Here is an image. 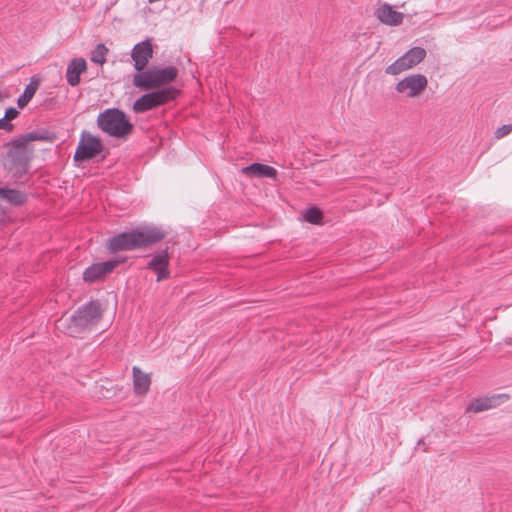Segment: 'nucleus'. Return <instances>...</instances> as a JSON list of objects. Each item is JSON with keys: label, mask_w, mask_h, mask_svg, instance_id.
<instances>
[{"label": "nucleus", "mask_w": 512, "mask_h": 512, "mask_svg": "<svg viewBox=\"0 0 512 512\" xmlns=\"http://www.w3.org/2000/svg\"><path fill=\"white\" fill-rule=\"evenodd\" d=\"M166 235L167 232L160 226L139 225L110 237L107 241V249L112 253L147 249L161 242Z\"/></svg>", "instance_id": "f257e3e1"}, {"label": "nucleus", "mask_w": 512, "mask_h": 512, "mask_svg": "<svg viewBox=\"0 0 512 512\" xmlns=\"http://www.w3.org/2000/svg\"><path fill=\"white\" fill-rule=\"evenodd\" d=\"M103 317L101 303L91 299L80 305L65 321L64 329L73 338H82L84 334L92 331Z\"/></svg>", "instance_id": "f03ea898"}, {"label": "nucleus", "mask_w": 512, "mask_h": 512, "mask_svg": "<svg viewBox=\"0 0 512 512\" xmlns=\"http://www.w3.org/2000/svg\"><path fill=\"white\" fill-rule=\"evenodd\" d=\"M179 75V70L173 65L160 67L151 66L140 73H135L132 83L142 91L161 89L171 86Z\"/></svg>", "instance_id": "7ed1b4c3"}, {"label": "nucleus", "mask_w": 512, "mask_h": 512, "mask_svg": "<svg viewBox=\"0 0 512 512\" xmlns=\"http://www.w3.org/2000/svg\"><path fill=\"white\" fill-rule=\"evenodd\" d=\"M96 123L102 132L117 139H126L134 131V124L119 108H107L100 112Z\"/></svg>", "instance_id": "20e7f679"}, {"label": "nucleus", "mask_w": 512, "mask_h": 512, "mask_svg": "<svg viewBox=\"0 0 512 512\" xmlns=\"http://www.w3.org/2000/svg\"><path fill=\"white\" fill-rule=\"evenodd\" d=\"M5 145L9 147L7 150L6 168L11 179L16 184L27 182L32 151L24 147H15L14 140Z\"/></svg>", "instance_id": "39448f33"}, {"label": "nucleus", "mask_w": 512, "mask_h": 512, "mask_svg": "<svg viewBox=\"0 0 512 512\" xmlns=\"http://www.w3.org/2000/svg\"><path fill=\"white\" fill-rule=\"evenodd\" d=\"M180 92L181 91L174 86L156 90L152 89L134 101L132 110L137 114H141L156 109L174 101L179 96Z\"/></svg>", "instance_id": "423d86ee"}, {"label": "nucleus", "mask_w": 512, "mask_h": 512, "mask_svg": "<svg viewBox=\"0 0 512 512\" xmlns=\"http://www.w3.org/2000/svg\"><path fill=\"white\" fill-rule=\"evenodd\" d=\"M104 149L101 139L84 130L73 156L74 162H86L98 156Z\"/></svg>", "instance_id": "0eeeda50"}, {"label": "nucleus", "mask_w": 512, "mask_h": 512, "mask_svg": "<svg viewBox=\"0 0 512 512\" xmlns=\"http://www.w3.org/2000/svg\"><path fill=\"white\" fill-rule=\"evenodd\" d=\"M426 50L422 47H413L405 52L404 55L396 59L387 66L385 73L389 75H398L401 72L411 69L422 62L426 57Z\"/></svg>", "instance_id": "6e6552de"}, {"label": "nucleus", "mask_w": 512, "mask_h": 512, "mask_svg": "<svg viewBox=\"0 0 512 512\" xmlns=\"http://www.w3.org/2000/svg\"><path fill=\"white\" fill-rule=\"evenodd\" d=\"M153 44L150 38L140 41L134 45L131 50V58L134 62L136 73L147 69L150 59L153 57Z\"/></svg>", "instance_id": "1a4fd4ad"}, {"label": "nucleus", "mask_w": 512, "mask_h": 512, "mask_svg": "<svg viewBox=\"0 0 512 512\" xmlns=\"http://www.w3.org/2000/svg\"><path fill=\"white\" fill-rule=\"evenodd\" d=\"M170 257L168 247L158 251L152 255L151 260L147 263L146 269L156 273V281L161 282L170 277L169 271Z\"/></svg>", "instance_id": "9d476101"}, {"label": "nucleus", "mask_w": 512, "mask_h": 512, "mask_svg": "<svg viewBox=\"0 0 512 512\" xmlns=\"http://www.w3.org/2000/svg\"><path fill=\"white\" fill-rule=\"evenodd\" d=\"M427 84L428 81L425 75L412 74L400 80L396 84L395 89L398 93H404L407 91L408 97H415L427 87Z\"/></svg>", "instance_id": "9b49d317"}, {"label": "nucleus", "mask_w": 512, "mask_h": 512, "mask_svg": "<svg viewBox=\"0 0 512 512\" xmlns=\"http://www.w3.org/2000/svg\"><path fill=\"white\" fill-rule=\"evenodd\" d=\"M118 260H108L105 262L93 263L83 272V280L86 283H95L103 280L107 274L111 273L119 264Z\"/></svg>", "instance_id": "f8f14e48"}, {"label": "nucleus", "mask_w": 512, "mask_h": 512, "mask_svg": "<svg viewBox=\"0 0 512 512\" xmlns=\"http://www.w3.org/2000/svg\"><path fill=\"white\" fill-rule=\"evenodd\" d=\"M57 139V135L55 132L50 131L47 128H40L37 130H33L26 134H22L20 137L13 139L15 147L17 148H27V144L31 141H42L53 143Z\"/></svg>", "instance_id": "ddd939ff"}, {"label": "nucleus", "mask_w": 512, "mask_h": 512, "mask_svg": "<svg viewBox=\"0 0 512 512\" xmlns=\"http://www.w3.org/2000/svg\"><path fill=\"white\" fill-rule=\"evenodd\" d=\"M509 399V395L507 394H496L490 397H483L473 399L466 408V413H479L482 411H486L500 405L502 401H506Z\"/></svg>", "instance_id": "4468645a"}, {"label": "nucleus", "mask_w": 512, "mask_h": 512, "mask_svg": "<svg viewBox=\"0 0 512 512\" xmlns=\"http://www.w3.org/2000/svg\"><path fill=\"white\" fill-rule=\"evenodd\" d=\"M376 18L383 24L390 26L400 25L403 21V14L385 3L375 11Z\"/></svg>", "instance_id": "2eb2a0df"}, {"label": "nucleus", "mask_w": 512, "mask_h": 512, "mask_svg": "<svg viewBox=\"0 0 512 512\" xmlns=\"http://www.w3.org/2000/svg\"><path fill=\"white\" fill-rule=\"evenodd\" d=\"M87 69V63L84 58H74L67 66V83L75 87L80 83V75Z\"/></svg>", "instance_id": "dca6fc26"}, {"label": "nucleus", "mask_w": 512, "mask_h": 512, "mask_svg": "<svg viewBox=\"0 0 512 512\" xmlns=\"http://www.w3.org/2000/svg\"><path fill=\"white\" fill-rule=\"evenodd\" d=\"M241 171L247 176L258 178H275L277 175L274 167L258 162L243 167Z\"/></svg>", "instance_id": "f3484780"}, {"label": "nucleus", "mask_w": 512, "mask_h": 512, "mask_svg": "<svg viewBox=\"0 0 512 512\" xmlns=\"http://www.w3.org/2000/svg\"><path fill=\"white\" fill-rule=\"evenodd\" d=\"M133 389L137 395H145L150 388L151 378L149 374L144 373L138 366L132 368Z\"/></svg>", "instance_id": "a211bd4d"}, {"label": "nucleus", "mask_w": 512, "mask_h": 512, "mask_svg": "<svg viewBox=\"0 0 512 512\" xmlns=\"http://www.w3.org/2000/svg\"><path fill=\"white\" fill-rule=\"evenodd\" d=\"M0 199L7 201L13 206L19 207L27 202L28 196L25 192L18 189L0 187Z\"/></svg>", "instance_id": "6ab92c4d"}, {"label": "nucleus", "mask_w": 512, "mask_h": 512, "mask_svg": "<svg viewBox=\"0 0 512 512\" xmlns=\"http://www.w3.org/2000/svg\"><path fill=\"white\" fill-rule=\"evenodd\" d=\"M39 84L40 80L37 78V76L34 75L30 78L29 84L26 85L23 93L17 99V105L19 108H24L30 102V100L35 95Z\"/></svg>", "instance_id": "aec40b11"}, {"label": "nucleus", "mask_w": 512, "mask_h": 512, "mask_svg": "<svg viewBox=\"0 0 512 512\" xmlns=\"http://www.w3.org/2000/svg\"><path fill=\"white\" fill-rule=\"evenodd\" d=\"M303 218L310 224H319L323 219V212L316 206H312L305 210Z\"/></svg>", "instance_id": "412c9836"}, {"label": "nucleus", "mask_w": 512, "mask_h": 512, "mask_svg": "<svg viewBox=\"0 0 512 512\" xmlns=\"http://www.w3.org/2000/svg\"><path fill=\"white\" fill-rule=\"evenodd\" d=\"M107 53L108 48L103 43H99L95 50L92 51L90 60L96 64L102 65L106 62Z\"/></svg>", "instance_id": "4be33fe9"}, {"label": "nucleus", "mask_w": 512, "mask_h": 512, "mask_svg": "<svg viewBox=\"0 0 512 512\" xmlns=\"http://www.w3.org/2000/svg\"><path fill=\"white\" fill-rule=\"evenodd\" d=\"M512 132V124H504L501 127L497 128L494 132V137L496 139H501Z\"/></svg>", "instance_id": "5701e85b"}, {"label": "nucleus", "mask_w": 512, "mask_h": 512, "mask_svg": "<svg viewBox=\"0 0 512 512\" xmlns=\"http://www.w3.org/2000/svg\"><path fill=\"white\" fill-rule=\"evenodd\" d=\"M14 129V125L6 119L5 116L0 118V130H5L6 132H12Z\"/></svg>", "instance_id": "b1692460"}, {"label": "nucleus", "mask_w": 512, "mask_h": 512, "mask_svg": "<svg viewBox=\"0 0 512 512\" xmlns=\"http://www.w3.org/2000/svg\"><path fill=\"white\" fill-rule=\"evenodd\" d=\"M19 114H20V112L15 107H8L5 110L4 116L9 121H12V120L16 119L19 116Z\"/></svg>", "instance_id": "393cba45"}, {"label": "nucleus", "mask_w": 512, "mask_h": 512, "mask_svg": "<svg viewBox=\"0 0 512 512\" xmlns=\"http://www.w3.org/2000/svg\"><path fill=\"white\" fill-rule=\"evenodd\" d=\"M10 96L11 94L6 88L0 89V102H4L6 99L10 98Z\"/></svg>", "instance_id": "a878e982"}, {"label": "nucleus", "mask_w": 512, "mask_h": 512, "mask_svg": "<svg viewBox=\"0 0 512 512\" xmlns=\"http://www.w3.org/2000/svg\"><path fill=\"white\" fill-rule=\"evenodd\" d=\"M416 449H421L423 452L428 451L427 444L424 442L423 438H420L417 442Z\"/></svg>", "instance_id": "bb28decb"}, {"label": "nucleus", "mask_w": 512, "mask_h": 512, "mask_svg": "<svg viewBox=\"0 0 512 512\" xmlns=\"http://www.w3.org/2000/svg\"><path fill=\"white\" fill-rule=\"evenodd\" d=\"M55 102V98H49V99H46L43 103V105L46 107V108H52V105L54 104Z\"/></svg>", "instance_id": "cd10ccee"}]
</instances>
